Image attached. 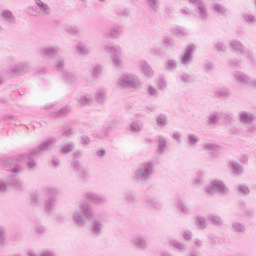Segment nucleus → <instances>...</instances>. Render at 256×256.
I'll use <instances>...</instances> for the list:
<instances>
[{
	"label": "nucleus",
	"instance_id": "f257e3e1",
	"mask_svg": "<svg viewBox=\"0 0 256 256\" xmlns=\"http://www.w3.org/2000/svg\"><path fill=\"white\" fill-rule=\"evenodd\" d=\"M85 217L87 221H91V219L95 217V212L93 211V208L89 206V203L80 202L78 204V207L74 208L72 211V215H71L72 223L78 229H85V223H86Z\"/></svg>",
	"mask_w": 256,
	"mask_h": 256
},
{
	"label": "nucleus",
	"instance_id": "f03ea898",
	"mask_svg": "<svg viewBox=\"0 0 256 256\" xmlns=\"http://www.w3.org/2000/svg\"><path fill=\"white\" fill-rule=\"evenodd\" d=\"M4 171L12 179L9 180L8 185H11L14 189H23V181L16 178L20 171H23V161L19 158H11L4 162Z\"/></svg>",
	"mask_w": 256,
	"mask_h": 256
},
{
	"label": "nucleus",
	"instance_id": "7ed1b4c3",
	"mask_svg": "<svg viewBox=\"0 0 256 256\" xmlns=\"http://www.w3.org/2000/svg\"><path fill=\"white\" fill-rule=\"evenodd\" d=\"M155 175V163L151 161L142 162L138 168L134 171L132 178L136 183L145 185L149 183Z\"/></svg>",
	"mask_w": 256,
	"mask_h": 256
},
{
	"label": "nucleus",
	"instance_id": "20e7f679",
	"mask_svg": "<svg viewBox=\"0 0 256 256\" xmlns=\"http://www.w3.org/2000/svg\"><path fill=\"white\" fill-rule=\"evenodd\" d=\"M56 141L57 138H49L48 140L43 141L36 148H33L26 157V165L28 169L35 171V169H37V161H35V157H37V155H41V153H45V151H49L51 149V145L56 143Z\"/></svg>",
	"mask_w": 256,
	"mask_h": 256
},
{
	"label": "nucleus",
	"instance_id": "39448f33",
	"mask_svg": "<svg viewBox=\"0 0 256 256\" xmlns=\"http://www.w3.org/2000/svg\"><path fill=\"white\" fill-rule=\"evenodd\" d=\"M118 87L122 89H133L134 91H139L143 87V82L139 76L131 73L123 74L118 78Z\"/></svg>",
	"mask_w": 256,
	"mask_h": 256
},
{
	"label": "nucleus",
	"instance_id": "423d86ee",
	"mask_svg": "<svg viewBox=\"0 0 256 256\" xmlns=\"http://www.w3.org/2000/svg\"><path fill=\"white\" fill-rule=\"evenodd\" d=\"M104 51L112 55L111 59L114 67H117L118 69L123 67V60H121V57H119V55L123 53L121 46L115 45L112 42H107L104 44Z\"/></svg>",
	"mask_w": 256,
	"mask_h": 256
},
{
	"label": "nucleus",
	"instance_id": "0eeeda50",
	"mask_svg": "<svg viewBox=\"0 0 256 256\" xmlns=\"http://www.w3.org/2000/svg\"><path fill=\"white\" fill-rule=\"evenodd\" d=\"M205 192L207 195L213 196L215 193H220V195H229V187L225 185L222 180H212L210 184L206 187Z\"/></svg>",
	"mask_w": 256,
	"mask_h": 256
},
{
	"label": "nucleus",
	"instance_id": "6e6552de",
	"mask_svg": "<svg viewBox=\"0 0 256 256\" xmlns=\"http://www.w3.org/2000/svg\"><path fill=\"white\" fill-rule=\"evenodd\" d=\"M130 243L133 245V247L139 249L140 251H145V249L149 247V242H147V239L141 234L134 235L130 240Z\"/></svg>",
	"mask_w": 256,
	"mask_h": 256
},
{
	"label": "nucleus",
	"instance_id": "1a4fd4ad",
	"mask_svg": "<svg viewBox=\"0 0 256 256\" xmlns=\"http://www.w3.org/2000/svg\"><path fill=\"white\" fill-rule=\"evenodd\" d=\"M83 197L86 201L93 203V205H103L107 203V199L104 196H101L95 192H86L84 193Z\"/></svg>",
	"mask_w": 256,
	"mask_h": 256
},
{
	"label": "nucleus",
	"instance_id": "9d476101",
	"mask_svg": "<svg viewBox=\"0 0 256 256\" xmlns=\"http://www.w3.org/2000/svg\"><path fill=\"white\" fill-rule=\"evenodd\" d=\"M94 100L98 105H105L107 102V88L103 86L98 87L94 93Z\"/></svg>",
	"mask_w": 256,
	"mask_h": 256
},
{
	"label": "nucleus",
	"instance_id": "9b49d317",
	"mask_svg": "<svg viewBox=\"0 0 256 256\" xmlns=\"http://www.w3.org/2000/svg\"><path fill=\"white\" fill-rule=\"evenodd\" d=\"M180 63H182L184 67H189V65L193 63V45H190L186 48L185 52L180 58Z\"/></svg>",
	"mask_w": 256,
	"mask_h": 256
},
{
	"label": "nucleus",
	"instance_id": "f8f14e48",
	"mask_svg": "<svg viewBox=\"0 0 256 256\" xmlns=\"http://www.w3.org/2000/svg\"><path fill=\"white\" fill-rule=\"evenodd\" d=\"M90 231L95 237H99L103 233V222L93 217L91 220Z\"/></svg>",
	"mask_w": 256,
	"mask_h": 256
},
{
	"label": "nucleus",
	"instance_id": "ddd939ff",
	"mask_svg": "<svg viewBox=\"0 0 256 256\" xmlns=\"http://www.w3.org/2000/svg\"><path fill=\"white\" fill-rule=\"evenodd\" d=\"M233 79L239 85H248L251 83V77L244 72L236 71L233 73Z\"/></svg>",
	"mask_w": 256,
	"mask_h": 256
},
{
	"label": "nucleus",
	"instance_id": "4468645a",
	"mask_svg": "<svg viewBox=\"0 0 256 256\" xmlns=\"http://www.w3.org/2000/svg\"><path fill=\"white\" fill-rule=\"evenodd\" d=\"M239 121L243 125H251L255 121V114L249 111H240L239 112Z\"/></svg>",
	"mask_w": 256,
	"mask_h": 256
},
{
	"label": "nucleus",
	"instance_id": "2eb2a0df",
	"mask_svg": "<svg viewBox=\"0 0 256 256\" xmlns=\"http://www.w3.org/2000/svg\"><path fill=\"white\" fill-rule=\"evenodd\" d=\"M138 67L141 69V71L145 75V77H148V79H151V77L155 76V71L153 70L151 65H149V63H147V61L141 60L138 63Z\"/></svg>",
	"mask_w": 256,
	"mask_h": 256
},
{
	"label": "nucleus",
	"instance_id": "dca6fc26",
	"mask_svg": "<svg viewBox=\"0 0 256 256\" xmlns=\"http://www.w3.org/2000/svg\"><path fill=\"white\" fill-rule=\"evenodd\" d=\"M168 245L172 249H176L177 251H179V253H185V251H187V245H185V243H183L175 238H170L168 240Z\"/></svg>",
	"mask_w": 256,
	"mask_h": 256
},
{
	"label": "nucleus",
	"instance_id": "f3484780",
	"mask_svg": "<svg viewBox=\"0 0 256 256\" xmlns=\"http://www.w3.org/2000/svg\"><path fill=\"white\" fill-rule=\"evenodd\" d=\"M213 94L216 99H229L231 97V89L227 87L216 88Z\"/></svg>",
	"mask_w": 256,
	"mask_h": 256
},
{
	"label": "nucleus",
	"instance_id": "a211bd4d",
	"mask_svg": "<svg viewBox=\"0 0 256 256\" xmlns=\"http://www.w3.org/2000/svg\"><path fill=\"white\" fill-rule=\"evenodd\" d=\"M195 9L200 21H207V19H209V10L205 2L197 6Z\"/></svg>",
	"mask_w": 256,
	"mask_h": 256
},
{
	"label": "nucleus",
	"instance_id": "6ab92c4d",
	"mask_svg": "<svg viewBox=\"0 0 256 256\" xmlns=\"http://www.w3.org/2000/svg\"><path fill=\"white\" fill-rule=\"evenodd\" d=\"M203 151H206V153H209L210 155H215V153H218L221 149V146L217 143L213 142H204L202 144Z\"/></svg>",
	"mask_w": 256,
	"mask_h": 256
},
{
	"label": "nucleus",
	"instance_id": "aec40b11",
	"mask_svg": "<svg viewBox=\"0 0 256 256\" xmlns=\"http://www.w3.org/2000/svg\"><path fill=\"white\" fill-rule=\"evenodd\" d=\"M169 146H167V138L164 136H158L157 138V154L158 155H165L167 153V149Z\"/></svg>",
	"mask_w": 256,
	"mask_h": 256
},
{
	"label": "nucleus",
	"instance_id": "412c9836",
	"mask_svg": "<svg viewBox=\"0 0 256 256\" xmlns=\"http://www.w3.org/2000/svg\"><path fill=\"white\" fill-rule=\"evenodd\" d=\"M40 51H41L42 55L52 59L53 57H55L57 55V53H59L60 48H59V46L42 47L40 49Z\"/></svg>",
	"mask_w": 256,
	"mask_h": 256
},
{
	"label": "nucleus",
	"instance_id": "4be33fe9",
	"mask_svg": "<svg viewBox=\"0 0 256 256\" xmlns=\"http://www.w3.org/2000/svg\"><path fill=\"white\" fill-rule=\"evenodd\" d=\"M76 101L77 103H79V105H83V106L91 105V103H93V94L90 92H86L80 95L76 99Z\"/></svg>",
	"mask_w": 256,
	"mask_h": 256
},
{
	"label": "nucleus",
	"instance_id": "5701e85b",
	"mask_svg": "<svg viewBox=\"0 0 256 256\" xmlns=\"http://www.w3.org/2000/svg\"><path fill=\"white\" fill-rule=\"evenodd\" d=\"M34 3L42 15H51V7H49L47 3L42 0H34Z\"/></svg>",
	"mask_w": 256,
	"mask_h": 256
},
{
	"label": "nucleus",
	"instance_id": "b1692460",
	"mask_svg": "<svg viewBox=\"0 0 256 256\" xmlns=\"http://www.w3.org/2000/svg\"><path fill=\"white\" fill-rule=\"evenodd\" d=\"M175 207L178 209V211H180V213H182V215H190L191 213V208L187 206V204H185V202H183L181 199L176 200Z\"/></svg>",
	"mask_w": 256,
	"mask_h": 256
},
{
	"label": "nucleus",
	"instance_id": "393cba45",
	"mask_svg": "<svg viewBox=\"0 0 256 256\" xmlns=\"http://www.w3.org/2000/svg\"><path fill=\"white\" fill-rule=\"evenodd\" d=\"M30 67L31 64L28 62H20L12 68V73H27Z\"/></svg>",
	"mask_w": 256,
	"mask_h": 256
},
{
	"label": "nucleus",
	"instance_id": "a878e982",
	"mask_svg": "<svg viewBox=\"0 0 256 256\" xmlns=\"http://www.w3.org/2000/svg\"><path fill=\"white\" fill-rule=\"evenodd\" d=\"M179 79L184 85H192V83H195V77L187 72H181Z\"/></svg>",
	"mask_w": 256,
	"mask_h": 256
},
{
	"label": "nucleus",
	"instance_id": "bb28decb",
	"mask_svg": "<svg viewBox=\"0 0 256 256\" xmlns=\"http://www.w3.org/2000/svg\"><path fill=\"white\" fill-rule=\"evenodd\" d=\"M143 122L139 120L132 121L128 126V131H131L132 133H141L143 130Z\"/></svg>",
	"mask_w": 256,
	"mask_h": 256
},
{
	"label": "nucleus",
	"instance_id": "cd10ccee",
	"mask_svg": "<svg viewBox=\"0 0 256 256\" xmlns=\"http://www.w3.org/2000/svg\"><path fill=\"white\" fill-rule=\"evenodd\" d=\"M231 49L236 51L237 53H241V55H245V46L239 40H231L229 43Z\"/></svg>",
	"mask_w": 256,
	"mask_h": 256
},
{
	"label": "nucleus",
	"instance_id": "c85d7f7f",
	"mask_svg": "<svg viewBox=\"0 0 256 256\" xmlns=\"http://www.w3.org/2000/svg\"><path fill=\"white\" fill-rule=\"evenodd\" d=\"M76 51L79 55H82V57H87V55L91 53V48L87 47V44L79 42L76 44Z\"/></svg>",
	"mask_w": 256,
	"mask_h": 256
},
{
	"label": "nucleus",
	"instance_id": "c756f323",
	"mask_svg": "<svg viewBox=\"0 0 256 256\" xmlns=\"http://www.w3.org/2000/svg\"><path fill=\"white\" fill-rule=\"evenodd\" d=\"M121 33H123V28L116 25L111 28L110 32L108 33V37H110V39H119V37H121Z\"/></svg>",
	"mask_w": 256,
	"mask_h": 256
},
{
	"label": "nucleus",
	"instance_id": "7c9ffc66",
	"mask_svg": "<svg viewBox=\"0 0 256 256\" xmlns=\"http://www.w3.org/2000/svg\"><path fill=\"white\" fill-rule=\"evenodd\" d=\"M2 17L8 25H13L15 24V15H13V12L11 10H3L2 11Z\"/></svg>",
	"mask_w": 256,
	"mask_h": 256
},
{
	"label": "nucleus",
	"instance_id": "2f4dec72",
	"mask_svg": "<svg viewBox=\"0 0 256 256\" xmlns=\"http://www.w3.org/2000/svg\"><path fill=\"white\" fill-rule=\"evenodd\" d=\"M44 191L48 197V199L57 200V195H59V189L57 187L48 186L44 188Z\"/></svg>",
	"mask_w": 256,
	"mask_h": 256
},
{
	"label": "nucleus",
	"instance_id": "473e14b6",
	"mask_svg": "<svg viewBox=\"0 0 256 256\" xmlns=\"http://www.w3.org/2000/svg\"><path fill=\"white\" fill-rule=\"evenodd\" d=\"M103 73V66L101 64H95L90 70V75L93 79H99Z\"/></svg>",
	"mask_w": 256,
	"mask_h": 256
},
{
	"label": "nucleus",
	"instance_id": "72a5a7b5",
	"mask_svg": "<svg viewBox=\"0 0 256 256\" xmlns=\"http://www.w3.org/2000/svg\"><path fill=\"white\" fill-rule=\"evenodd\" d=\"M231 229L234 233H245V231H247V226L241 222L233 221Z\"/></svg>",
	"mask_w": 256,
	"mask_h": 256
},
{
	"label": "nucleus",
	"instance_id": "f704fd0d",
	"mask_svg": "<svg viewBox=\"0 0 256 256\" xmlns=\"http://www.w3.org/2000/svg\"><path fill=\"white\" fill-rule=\"evenodd\" d=\"M208 221L214 224L216 227H221L223 225V218L217 214H209L207 216Z\"/></svg>",
	"mask_w": 256,
	"mask_h": 256
},
{
	"label": "nucleus",
	"instance_id": "c9c22d12",
	"mask_svg": "<svg viewBox=\"0 0 256 256\" xmlns=\"http://www.w3.org/2000/svg\"><path fill=\"white\" fill-rule=\"evenodd\" d=\"M172 33L176 35V37H187V35H189V31L185 27L181 26L173 27Z\"/></svg>",
	"mask_w": 256,
	"mask_h": 256
},
{
	"label": "nucleus",
	"instance_id": "e433bc0d",
	"mask_svg": "<svg viewBox=\"0 0 256 256\" xmlns=\"http://www.w3.org/2000/svg\"><path fill=\"white\" fill-rule=\"evenodd\" d=\"M200 140L199 136L195 133H188L187 135V143L190 147H197Z\"/></svg>",
	"mask_w": 256,
	"mask_h": 256
},
{
	"label": "nucleus",
	"instance_id": "4c0bfd02",
	"mask_svg": "<svg viewBox=\"0 0 256 256\" xmlns=\"http://www.w3.org/2000/svg\"><path fill=\"white\" fill-rule=\"evenodd\" d=\"M61 77L66 83H75V81H77V75L71 72L64 71L62 72Z\"/></svg>",
	"mask_w": 256,
	"mask_h": 256
},
{
	"label": "nucleus",
	"instance_id": "58836bf2",
	"mask_svg": "<svg viewBox=\"0 0 256 256\" xmlns=\"http://www.w3.org/2000/svg\"><path fill=\"white\" fill-rule=\"evenodd\" d=\"M55 203H57L55 198H48L44 204L45 211L48 213H53V210L55 209Z\"/></svg>",
	"mask_w": 256,
	"mask_h": 256
},
{
	"label": "nucleus",
	"instance_id": "ea45409f",
	"mask_svg": "<svg viewBox=\"0 0 256 256\" xmlns=\"http://www.w3.org/2000/svg\"><path fill=\"white\" fill-rule=\"evenodd\" d=\"M73 151H75V143L68 142L62 146L60 153H62V155H69V153H73Z\"/></svg>",
	"mask_w": 256,
	"mask_h": 256
},
{
	"label": "nucleus",
	"instance_id": "a19ab883",
	"mask_svg": "<svg viewBox=\"0 0 256 256\" xmlns=\"http://www.w3.org/2000/svg\"><path fill=\"white\" fill-rule=\"evenodd\" d=\"M231 170L234 175H242L243 173V166L241 164L231 161L230 162Z\"/></svg>",
	"mask_w": 256,
	"mask_h": 256
},
{
	"label": "nucleus",
	"instance_id": "79ce46f5",
	"mask_svg": "<svg viewBox=\"0 0 256 256\" xmlns=\"http://www.w3.org/2000/svg\"><path fill=\"white\" fill-rule=\"evenodd\" d=\"M65 69V59L63 58H58L55 62H54V70L55 71H60V73H64Z\"/></svg>",
	"mask_w": 256,
	"mask_h": 256
},
{
	"label": "nucleus",
	"instance_id": "37998d69",
	"mask_svg": "<svg viewBox=\"0 0 256 256\" xmlns=\"http://www.w3.org/2000/svg\"><path fill=\"white\" fill-rule=\"evenodd\" d=\"M213 11L215 13H218V15H227V8L219 3H214L213 4Z\"/></svg>",
	"mask_w": 256,
	"mask_h": 256
},
{
	"label": "nucleus",
	"instance_id": "c03bdc74",
	"mask_svg": "<svg viewBox=\"0 0 256 256\" xmlns=\"http://www.w3.org/2000/svg\"><path fill=\"white\" fill-rule=\"evenodd\" d=\"M75 135V131H73V128L69 125H66L62 128V136L66 137V139H71Z\"/></svg>",
	"mask_w": 256,
	"mask_h": 256
},
{
	"label": "nucleus",
	"instance_id": "a18cd8bd",
	"mask_svg": "<svg viewBox=\"0 0 256 256\" xmlns=\"http://www.w3.org/2000/svg\"><path fill=\"white\" fill-rule=\"evenodd\" d=\"M9 191V183L5 179L0 178V197H3Z\"/></svg>",
	"mask_w": 256,
	"mask_h": 256
},
{
	"label": "nucleus",
	"instance_id": "49530a36",
	"mask_svg": "<svg viewBox=\"0 0 256 256\" xmlns=\"http://www.w3.org/2000/svg\"><path fill=\"white\" fill-rule=\"evenodd\" d=\"M146 204L148 207H152L153 209H161L162 204L155 198H148L146 199Z\"/></svg>",
	"mask_w": 256,
	"mask_h": 256
},
{
	"label": "nucleus",
	"instance_id": "de8ad7c7",
	"mask_svg": "<svg viewBox=\"0 0 256 256\" xmlns=\"http://www.w3.org/2000/svg\"><path fill=\"white\" fill-rule=\"evenodd\" d=\"M146 93L149 95V97H154L155 99L159 97V90L153 85H148L146 87Z\"/></svg>",
	"mask_w": 256,
	"mask_h": 256
},
{
	"label": "nucleus",
	"instance_id": "09e8293b",
	"mask_svg": "<svg viewBox=\"0 0 256 256\" xmlns=\"http://www.w3.org/2000/svg\"><path fill=\"white\" fill-rule=\"evenodd\" d=\"M242 19L248 23V25H256V17L253 14L244 13Z\"/></svg>",
	"mask_w": 256,
	"mask_h": 256
},
{
	"label": "nucleus",
	"instance_id": "8fccbe9b",
	"mask_svg": "<svg viewBox=\"0 0 256 256\" xmlns=\"http://www.w3.org/2000/svg\"><path fill=\"white\" fill-rule=\"evenodd\" d=\"M156 125L157 127H167V115L160 114L156 117Z\"/></svg>",
	"mask_w": 256,
	"mask_h": 256
},
{
	"label": "nucleus",
	"instance_id": "3c124183",
	"mask_svg": "<svg viewBox=\"0 0 256 256\" xmlns=\"http://www.w3.org/2000/svg\"><path fill=\"white\" fill-rule=\"evenodd\" d=\"M196 225L198 229H207V219L203 216H196Z\"/></svg>",
	"mask_w": 256,
	"mask_h": 256
},
{
	"label": "nucleus",
	"instance_id": "603ef678",
	"mask_svg": "<svg viewBox=\"0 0 256 256\" xmlns=\"http://www.w3.org/2000/svg\"><path fill=\"white\" fill-rule=\"evenodd\" d=\"M177 60L169 59L166 61L165 67L168 71H175L177 69Z\"/></svg>",
	"mask_w": 256,
	"mask_h": 256
},
{
	"label": "nucleus",
	"instance_id": "864d4df0",
	"mask_svg": "<svg viewBox=\"0 0 256 256\" xmlns=\"http://www.w3.org/2000/svg\"><path fill=\"white\" fill-rule=\"evenodd\" d=\"M64 30L66 33H69V35H79V28L73 25H66L64 27Z\"/></svg>",
	"mask_w": 256,
	"mask_h": 256
},
{
	"label": "nucleus",
	"instance_id": "5fc2aeb1",
	"mask_svg": "<svg viewBox=\"0 0 256 256\" xmlns=\"http://www.w3.org/2000/svg\"><path fill=\"white\" fill-rule=\"evenodd\" d=\"M146 5L152 9V11L159 10V0H146Z\"/></svg>",
	"mask_w": 256,
	"mask_h": 256
},
{
	"label": "nucleus",
	"instance_id": "6e6d98bb",
	"mask_svg": "<svg viewBox=\"0 0 256 256\" xmlns=\"http://www.w3.org/2000/svg\"><path fill=\"white\" fill-rule=\"evenodd\" d=\"M70 112H71V108L65 106L60 108L54 117H65V115H68Z\"/></svg>",
	"mask_w": 256,
	"mask_h": 256
},
{
	"label": "nucleus",
	"instance_id": "4d7b16f0",
	"mask_svg": "<svg viewBox=\"0 0 256 256\" xmlns=\"http://www.w3.org/2000/svg\"><path fill=\"white\" fill-rule=\"evenodd\" d=\"M157 86L160 91H165V89H167V80H165L163 76H160L157 81Z\"/></svg>",
	"mask_w": 256,
	"mask_h": 256
},
{
	"label": "nucleus",
	"instance_id": "13d9d810",
	"mask_svg": "<svg viewBox=\"0 0 256 256\" xmlns=\"http://www.w3.org/2000/svg\"><path fill=\"white\" fill-rule=\"evenodd\" d=\"M219 121V113H213L208 116V124L215 125Z\"/></svg>",
	"mask_w": 256,
	"mask_h": 256
},
{
	"label": "nucleus",
	"instance_id": "bf43d9fd",
	"mask_svg": "<svg viewBox=\"0 0 256 256\" xmlns=\"http://www.w3.org/2000/svg\"><path fill=\"white\" fill-rule=\"evenodd\" d=\"M208 239H209L211 245H217V243H223V240L220 239L219 237H217V235H215V234H210L208 236Z\"/></svg>",
	"mask_w": 256,
	"mask_h": 256
},
{
	"label": "nucleus",
	"instance_id": "052dcab7",
	"mask_svg": "<svg viewBox=\"0 0 256 256\" xmlns=\"http://www.w3.org/2000/svg\"><path fill=\"white\" fill-rule=\"evenodd\" d=\"M203 247V240L194 238L192 241V249H201Z\"/></svg>",
	"mask_w": 256,
	"mask_h": 256
},
{
	"label": "nucleus",
	"instance_id": "680f3d73",
	"mask_svg": "<svg viewBox=\"0 0 256 256\" xmlns=\"http://www.w3.org/2000/svg\"><path fill=\"white\" fill-rule=\"evenodd\" d=\"M182 237L184 241H191V239H193V232L191 230H184Z\"/></svg>",
	"mask_w": 256,
	"mask_h": 256
},
{
	"label": "nucleus",
	"instance_id": "e2e57ef3",
	"mask_svg": "<svg viewBox=\"0 0 256 256\" xmlns=\"http://www.w3.org/2000/svg\"><path fill=\"white\" fill-rule=\"evenodd\" d=\"M35 231L38 235H44V233H47V228L41 224H37L35 226Z\"/></svg>",
	"mask_w": 256,
	"mask_h": 256
},
{
	"label": "nucleus",
	"instance_id": "0e129e2a",
	"mask_svg": "<svg viewBox=\"0 0 256 256\" xmlns=\"http://www.w3.org/2000/svg\"><path fill=\"white\" fill-rule=\"evenodd\" d=\"M216 51H221L222 53H225L227 51V45L223 42H218L215 44Z\"/></svg>",
	"mask_w": 256,
	"mask_h": 256
},
{
	"label": "nucleus",
	"instance_id": "69168bd1",
	"mask_svg": "<svg viewBox=\"0 0 256 256\" xmlns=\"http://www.w3.org/2000/svg\"><path fill=\"white\" fill-rule=\"evenodd\" d=\"M71 165L77 173L83 169V166H81V162H79V160H73Z\"/></svg>",
	"mask_w": 256,
	"mask_h": 256
},
{
	"label": "nucleus",
	"instance_id": "338daca9",
	"mask_svg": "<svg viewBox=\"0 0 256 256\" xmlns=\"http://www.w3.org/2000/svg\"><path fill=\"white\" fill-rule=\"evenodd\" d=\"M238 191L242 195H249V193H250L249 187H247V186H245L243 184L238 186Z\"/></svg>",
	"mask_w": 256,
	"mask_h": 256
},
{
	"label": "nucleus",
	"instance_id": "774afa93",
	"mask_svg": "<svg viewBox=\"0 0 256 256\" xmlns=\"http://www.w3.org/2000/svg\"><path fill=\"white\" fill-rule=\"evenodd\" d=\"M163 43L164 45H167V47H175V40H173V38L165 37Z\"/></svg>",
	"mask_w": 256,
	"mask_h": 256
}]
</instances>
